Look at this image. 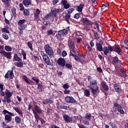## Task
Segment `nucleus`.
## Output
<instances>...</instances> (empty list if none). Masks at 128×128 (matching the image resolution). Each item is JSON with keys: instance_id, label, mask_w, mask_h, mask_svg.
Returning a JSON list of instances; mask_svg holds the SVG:
<instances>
[{"instance_id": "nucleus-1", "label": "nucleus", "mask_w": 128, "mask_h": 128, "mask_svg": "<svg viewBox=\"0 0 128 128\" xmlns=\"http://www.w3.org/2000/svg\"><path fill=\"white\" fill-rule=\"evenodd\" d=\"M112 112L115 118H116L118 116V112L120 114H124V108L118 104V102H115L113 106V110H112Z\"/></svg>"}, {"instance_id": "nucleus-2", "label": "nucleus", "mask_w": 128, "mask_h": 128, "mask_svg": "<svg viewBox=\"0 0 128 128\" xmlns=\"http://www.w3.org/2000/svg\"><path fill=\"white\" fill-rule=\"evenodd\" d=\"M14 94V92L12 91L11 92H10L9 90L6 89L5 90V95L4 97V100H6V102L7 104H10L12 102V99L10 98L12 96V94Z\"/></svg>"}, {"instance_id": "nucleus-3", "label": "nucleus", "mask_w": 128, "mask_h": 128, "mask_svg": "<svg viewBox=\"0 0 128 128\" xmlns=\"http://www.w3.org/2000/svg\"><path fill=\"white\" fill-rule=\"evenodd\" d=\"M40 54L43 58V60L44 62L47 64V66H52V62H50V57L46 55V53L44 51L40 52Z\"/></svg>"}, {"instance_id": "nucleus-4", "label": "nucleus", "mask_w": 128, "mask_h": 128, "mask_svg": "<svg viewBox=\"0 0 128 128\" xmlns=\"http://www.w3.org/2000/svg\"><path fill=\"white\" fill-rule=\"evenodd\" d=\"M15 66L12 67L11 70H9L6 74L4 76L5 78H10V80H12L14 78V70Z\"/></svg>"}, {"instance_id": "nucleus-5", "label": "nucleus", "mask_w": 128, "mask_h": 128, "mask_svg": "<svg viewBox=\"0 0 128 128\" xmlns=\"http://www.w3.org/2000/svg\"><path fill=\"white\" fill-rule=\"evenodd\" d=\"M62 12V9L54 8V9L50 10V14L53 18H56L58 14H60Z\"/></svg>"}, {"instance_id": "nucleus-6", "label": "nucleus", "mask_w": 128, "mask_h": 128, "mask_svg": "<svg viewBox=\"0 0 128 128\" xmlns=\"http://www.w3.org/2000/svg\"><path fill=\"white\" fill-rule=\"evenodd\" d=\"M44 48L46 54H47L49 56L50 58V56H52V54H54V51L52 50V48L48 44L45 45Z\"/></svg>"}, {"instance_id": "nucleus-7", "label": "nucleus", "mask_w": 128, "mask_h": 128, "mask_svg": "<svg viewBox=\"0 0 128 128\" xmlns=\"http://www.w3.org/2000/svg\"><path fill=\"white\" fill-rule=\"evenodd\" d=\"M65 102L67 104H77L76 100L72 96H66L65 98Z\"/></svg>"}, {"instance_id": "nucleus-8", "label": "nucleus", "mask_w": 128, "mask_h": 128, "mask_svg": "<svg viewBox=\"0 0 128 128\" xmlns=\"http://www.w3.org/2000/svg\"><path fill=\"white\" fill-rule=\"evenodd\" d=\"M56 62L59 66L64 68L66 66V60L62 58H60L58 59Z\"/></svg>"}, {"instance_id": "nucleus-9", "label": "nucleus", "mask_w": 128, "mask_h": 128, "mask_svg": "<svg viewBox=\"0 0 128 128\" xmlns=\"http://www.w3.org/2000/svg\"><path fill=\"white\" fill-rule=\"evenodd\" d=\"M122 48H120V46H116V44H115L114 46V52H117L119 56H122Z\"/></svg>"}, {"instance_id": "nucleus-10", "label": "nucleus", "mask_w": 128, "mask_h": 128, "mask_svg": "<svg viewBox=\"0 0 128 128\" xmlns=\"http://www.w3.org/2000/svg\"><path fill=\"white\" fill-rule=\"evenodd\" d=\"M60 4L63 6L64 8H65V10H68L70 8H72V6H70L66 0H62Z\"/></svg>"}, {"instance_id": "nucleus-11", "label": "nucleus", "mask_w": 128, "mask_h": 128, "mask_svg": "<svg viewBox=\"0 0 128 128\" xmlns=\"http://www.w3.org/2000/svg\"><path fill=\"white\" fill-rule=\"evenodd\" d=\"M70 56H72V58H74V59L76 60L77 62H79L80 63L84 62V61L82 60V58H80L78 56L76 55L75 54H74L72 52H70L69 54Z\"/></svg>"}, {"instance_id": "nucleus-12", "label": "nucleus", "mask_w": 128, "mask_h": 128, "mask_svg": "<svg viewBox=\"0 0 128 128\" xmlns=\"http://www.w3.org/2000/svg\"><path fill=\"white\" fill-rule=\"evenodd\" d=\"M33 104H34V110L36 112H38L39 114L42 113V109L36 104V102H33Z\"/></svg>"}, {"instance_id": "nucleus-13", "label": "nucleus", "mask_w": 128, "mask_h": 128, "mask_svg": "<svg viewBox=\"0 0 128 128\" xmlns=\"http://www.w3.org/2000/svg\"><path fill=\"white\" fill-rule=\"evenodd\" d=\"M22 54L18 52V55L16 54H14L13 60L14 62H22Z\"/></svg>"}, {"instance_id": "nucleus-14", "label": "nucleus", "mask_w": 128, "mask_h": 128, "mask_svg": "<svg viewBox=\"0 0 128 128\" xmlns=\"http://www.w3.org/2000/svg\"><path fill=\"white\" fill-rule=\"evenodd\" d=\"M88 82H90V84H94L95 86H97L98 84V80L96 79H94L91 76H88Z\"/></svg>"}, {"instance_id": "nucleus-15", "label": "nucleus", "mask_w": 128, "mask_h": 128, "mask_svg": "<svg viewBox=\"0 0 128 128\" xmlns=\"http://www.w3.org/2000/svg\"><path fill=\"white\" fill-rule=\"evenodd\" d=\"M1 54L4 58H6L8 60H12V52L3 51Z\"/></svg>"}, {"instance_id": "nucleus-16", "label": "nucleus", "mask_w": 128, "mask_h": 128, "mask_svg": "<svg viewBox=\"0 0 128 128\" xmlns=\"http://www.w3.org/2000/svg\"><path fill=\"white\" fill-rule=\"evenodd\" d=\"M63 119L66 122H72V117L68 116L66 114H64L63 116Z\"/></svg>"}, {"instance_id": "nucleus-17", "label": "nucleus", "mask_w": 128, "mask_h": 128, "mask_svg": "<svg viewBox=\"0 0 128 128\" xmlns=\"http://www.w3.org/2000/svg\"><path fill=\"white\" fill-rule=\"evenodd\" d=\"M82 22L86 24V26H92L93 24L90 20H88V18H82Z\"/></svg>"}, {"instance_id": "nucleus-18", "label": "nucleus", "mask_w": 128, "mask_h": 128, "mask_svg": "<svg viewBox=\"0 0 128 128\" xmlns=\"http://www.w3.org/2000/svg\"><path fill=\"white\" fill-rule=\"evenodd\" d=\"M60 108L61 110H70V105L66 103L61 104L60 106Z\"/></svg>"}, {"instance_id": "nucleus-19", "label": "nucleus", "mask_w": 128, "mask_h": 128, "mask_svg": "<svg viewBox=\"0 0 128 128\" xmlns=\"http://www.w3.org/2000/svg\"><path fill=\"white\" fill-rule=\"evenodd\" d=\"M55 38H56L57 40H59L60 42H62V40H64V36L61 34L60 32L59 31L57 32V34H56Z\"/></svg>"}, {"instance_id": "nucleus-20", "label": "nucleus", "mask_w": 128, "mask_h": 128, "mask_svg": "<svg viewBox=\"0 0 128 128\" xmlns=\"http://www.w3.org/2000/svg\"><path fill=\"white\" fill-rule=\"evenodd\" d=\"M120 60H118V56H115L112 58V64L114 66H116V64H120Z\"/></svg>"}, {"instance_id": "nucleus-21", "label": "nucleus", "mask_w": 128, "mask_h": 128, "mask_svg": "<svg viewBox=\"0 0 128 128\" xmlns=\"http://www.w3.org/2000/svg\"><path fill=\"white\" fill-rule=\"evenodd\" d=\"M70 30V26H68L67 28H66V29H62L58 31L60 33H61L63 36H64L68 34Z\"/></svg>"}, {"instance_id": "nucleus-22", "label": "nucleus", "mask_w": 128, "mask_h": 128, "mask_svg": "<svg viewBox=\"0 0 128 128\" xmlns=\"http://www.w3.org/2000/svg\"><path fill=\"white\" fill-rule=\"evenodd\" d=\"M26 22V20L25 19L20 20L18 22V26H19V28H26V25L24 26V23Z\"/></svg>"}, {"instance_id": "nucleus-23", "label": "nucleus", "mask_w": 128, "mask_h": 128, "mask_svg": "<svg viewBox=\"0 0 128 128\" xmlns=\"http://www.w3.org/2000/svg\"><path fill=\"white\" fill-rule=\"evenodd\" d=\"M113 86L116 92H118V94H119L120 92H122V86L118 85V84H114Z\"/></svg>"}, {"instance_id": "nucleus-24", "label": "nucleus", "mask_w": 128, "mask_h": 128, "mask_svg": "<svg viewBox=\"0 0 128 128\" xmlns=\"http://www.w3.org/2000/svg\"><path fill=\"white\" fill-rule=\"evenodd\" d=\"M68 44L69 48H76L74 42L72 39H70L68 41Z\"/></svg>"}, {"instance_id": "nucleus-25", "label": "nucleus", "mask_w": 128, "mask_h": 128, "mask_svg": "<svg viewBox=\"0 0 128 128\" xmlns=\"http://www.w3.org/2000/svg\"><path fill=\"white\" fill-rule=\"evenodd\" d=\"M101 86L104 90L108 92V86L106 84V82L104 80H102L101 82Z\"/></svg>"}, {"instance_id": "nucleus-26", "label": "nucleus", "mask_w": 128, "mask_h": 128, "mask_svg": "<svg viewBox=\"0 0 128 128\" xmlns=\"http://www.w3.org/2000/svg\"><path fill=\"white\" fill-rule=\"evenodd\" d=\"M12 116L10 114H6L4 116L5 122L8 124V122H10L12 120Z\"/></svg>"}, {"instance_id": "nucleus-27", "label": "nucleus", "mask_w": 128, "mask_h": 128, "mask_svg": "<svg viewBox=\"0 0 128 128\" xmlns=\"http://www.w3.org/2000/svg\"><path fill=\"white\" fill-rule=\"evenodd\" d=\"M22 78L24 80V82H26V84H30L32 82L26 76V75H23L22 76Z\"/></svg>"}, {"instance_id": "nucleus-28", "label": "nucleus", "mask_w": 128, "mask_h": 128, "mask_svg": "<svg viewBox=\"0 0 128 128\" xmlns=\"http://www.w3.org/2000/svg\"><path fill=\"white\" fill-rule=\"evenodd\" d=\"M37 90H38V92H44V86H42L40 84H37Z\"/></svg>"}, {"instance_id": "nucleus-29", "label": "nucleus", "mask_w": 128, "mask_h": 128, "mask_svg": "<svg viewBox=\"0 0 128 128\" xmlns=\"http://www.w3.org/2000/svg\"><path fill=\"white\" fill-rule=\"evenodd\" d=\"M96 49L97 50L98 52H102V45L98 42H96Z\"/></svg>"}, {"instance_id": "nucleus-30", "label": "nucleus", "mask_w": 128, "mask_h": 128, "mask_svg": "<svg viewBox=\"0 0 128 128\" xmlns=\"http://www.w3.org/2000/svg\"><path fill=\"white\" fill-rule=\"evenodd\" d=\"M40 14V9L37 8L36 10V12H35V13H34V20H36L38 18Z\"/></svg>"}, {"instance_id": "nucleus-31", "label": "nucleus", "mask_w": 128, "mask_h": 128, "mask_svg": "<svg viewBox=\"0 0 128 128\" xmlns=\"http://www.w3.org/2000/svg\"><path fill=\"white\" fill-rule=\"evenodd\" d=\"M84 8V4H80L78 6H77L76 10L78 12H82Z\"/></svg>"}, {"instance_id": "nucleus-32", "label": "nucleus", "mask_w": 128, "mask_h": 128, "mask_svg": "<svg viewBox=\"0 0 128 128\" xmlns=\"http://www.w3.org/2000/svg\"><path fill=\"white\" fill-rule=\"evenodd\" d=\"M22 4L25 6H30L32 4V0H23Z\"/></svg>"}, {"instance_id": "nucleus-33", "label": "nucleus", "mask_w": 128, "mask_h": 128, "mask_svg": "<svg viewBox=\"0 0 128 128\" xmlns=\"http://www.w3.org/2000/svg\"><path fill=\"white\" fill-rule=\"evenodd\" d=\"M14 64L16 66H17V68H22V66H24V62H22V60L16 62Z\"/></svg>"}, {"instance_id": "nucleus-34", "label": "nucleus", "mask_w": 128, "mask_h": 128, "mask_svg": "<svg viewBox=\"0 0 128 128\" xmlns=\"http://www.w3.org/2000/svg\"><path fill=\"white\" fill-rule=\"evenodd\" d=\"M98 86H96V88L95 89H92L91 90V92L94 96L98 95Z\"/></svg>"}, {"instance_id": "nucleus-35", "label": "nucleus", "mask_w": 128, "mask_h": 128, "mask_svg": "<svg viewBox=\"0 0 128 128\" xmlns=\"http://www.w3.org/2000/svg\"><path fill=\"white\" fill-rule=\"evenodd\" d=\"M30 14V10L28 9H24L23 10V15L24 16L28 18Z\"/></svg>"}, {"instance_id": "nucleus-36", "label": "nucleus", "mask_w": 128, "mask_h": 128, "mask_svg": "<svg viewBox=\"0 0 128 128\" xmlns=\"http://www.w3.org/2000/svg\"><path fill=\"white\" fill-rule=\"evenodd\" d=\"M2 2H3L6 6L7 8H10V2H12V0H1Z\"/></svg>"}, {"instance_id": "nucleus-37", "label": "nucleus", "mask_w": 128, "mask_h": 128, "mask_svg": "<svg viewBox=\"0 0 128 128\" xmlns=\"http://www.w3.org/2000/svg\"><path fill=\"white\" fill-rule=\"evenodd\" d=\"M102 52H104V54L105 56H108V53L110 52L108 51V46H104L102 48Z\"/></svg>"}, {"instance_id": "nucleus-38", "label": "nucleus", "mask_w": 128, "mask_h": 128, "mask_svg": "<svg viewBox=\"0 0 128 128\" xmlns=\"http://www.w3.org/2000/svg\"><path fill=\"white\" fill-rule=\"evenodd\" d=\"M92 31L93 32L94 39L96 40H100V36H98V32L94 30H92Z\"/></svg>"}, {"instance_id": "nucleus-39", "label": "nucleus", "mask_w": 128, "mask_h": 128, "mask_svg": "<svg viewBox=\"0 0 128 128\" xmlns=\"http://www.w3.org/2000/svg\"><path fill=\"white\" fill-rule=\"evenodd\" d=\"M14 110L16 112H18V114H20L21 116H23L22 115V112L18 108H14Z\"/></svg>"}, {"instance_id": "nucleus-40", "label": "nucleus", "mask_w": 128, "mask_h": 128, "mask_svg": "<svg viewBox=\"0 0 128 128\" xmlns=\"http://www.w3.org/2000/svg\"><path fill=\"white\" fill-rule=\"evenodd\" d=\"M2 114H10V116H14V114H12V112H8L6 110H4L2 111Z\"/></svg>"}, {"instance_id": "nucleus-41", "label": "nucleus", "mask_w": 128, "mask_h": 128, "mask_svg": "<svg viewBox=\"0 0 128 128\" xmlns=\"http://www.w3.org/2000/svg\"><path fill=\"white\" fill-rule=\"evenodd\" d=\"M11 10L14 17L16 18V8L12 7Z\"/></svg>"}, {"instance_id": "nucleus-42", "label": "nucleus", "mask_w": 128, "mask_h": 128, "mask_svg": "<svg viewBox=\"0 0 128 128\" xmlns=\"http://www.w3.org/2000/svg\"><path fill=\"white\" fill-rule=\"evenodd\" d=\"M4 50L6 52H10L12 50V48L10 46H6Z\"/></svg>"}, {"instance_id": "nucleus-43", "label": "nucleus", "mask_w": 128, "mask_h": 128, "mask_svg": "<svg viewBox=\"0 0 128 128\" xmlns=\"http://www.w3.org/2000/svg\"><path fill=\"white\" fill-rule=\"evenodd\" d=\"M15 122L16 124H20V122H22V118L18 116H16L15 117Z\"/></svg>"}, {"instance_id": "nucleus-44", "label": "nucleus", "mask_w": 128, "mask_h": 128, "mask_svg": "<svg viewBox=\"0 0 128 128\" xmlns=\"http://www.w3.org/2000/svg\"><path fill=\"white\" fill-rule=\"evenodd\" d=\"M33 110V114H34V116L36 120H40V116H38V112H36V111H34V110Z\"/></svg>"}, {"instance_id": "nucleus-45", "label": "nucleus", "mask_w": 128, "mask_h": 128, "mask_svg": "<svg viewBox=\"0 0 128 128\" xmlns=\"http://www.w3.org/2000/svg\"><path fill=\"white\" fill-rule=\"evenodd\" d=\"M90 118H92V114H90V113L86 114V120H90Z\"/></svg>"}, {"instance_id": "nucleus-46", "label": "nucleus", "mask_w": 128, "mask_h": 128, "mask_svg": "<svg viewBox=\"0 0 128 128\" xmlns=\"http://www.w3.org/2000/svg\"><path fill=\"white\" fill-rule=\"evenodd\" d=\"M21 52V54H22L23 56V60H26V53L24 52V50H22Z\"/></svg>"}, {"instance_id": "nucleus-47", "label": "nucleus", "mask_w": 128, "mask_h": 128, "mask_svg": "<svg viewBox=\"0 0 128 128\" xmlns=\"http://www.w3.org/2000/svg\"><path fill=\"white\" fill-rule=\"evenodd\" d=\"M84 96H87V98H90V90H88L86 89L85 90Z\"/></svg>"}, {"instance_id": "nucleus-48", "label": "nucleus", "mask_w": 128, "mask_h": 128, "mask_svg": "<svg viewBox=\"0 0 128 128\" xmlns=\"http://www.w3.org/2000/svg\"><path fill=\"white\" fill-rule=\"evenodd\" d=\"M27 46L30 48V50H34V48H32V43L30 42H27Z\"/></svg>"}, {"instance_id": "nucleus-49", "label": "nucleus", "mask_w": 128, "mask_h": 128, "mask_svg": "<svg viewBox=\"0 0 128 128\" xmlns=\"http://www.w3.org/2000/svg\"><path fill=\"white\" fill-rule=\"evenodd\" d=\"M47 102L48 103V104H52L54 102V98H50L47 99Z\"/></svg>"}, {"instance_id": "nucleus-50", "label": "nucleus", "mask_w": 128, "mask_h": 128, "mask_svg": "<svg viewBox=\"0 0 128 128\" xmlns=\"http://www.w3.org/2000/svg\"><path fill=\"white\" fill-rule=\"evenodd\" d=\"M24 28H26V27H18V29L20 30V34H24V31L22 30H24Z\"/></svg>"}, {"instance_id": "nucleus-51", "label": "nucleus", "mask_w": 128, "mask_h": 128, "mask_svg": "<svg viewBox=\"0 0 128 128\" xmlns=\"http://www.w3.org/2000/svg\"><path fill=\"white\" fill-rule=\"evenodd\" d=\"M118 76H122V78H128V74H126V73L125 74H118Z\"/></svg>"}, {"instance_id": "nucleus-52", "label": "nucleus", "mask_w": 128, "mask_h": 128, "mask_svg": "<svg viewBox=\"0 0 128 128\" xmlns=\"http://www.w3.org/2000/svg\"><path fill=\"white\" fill-rule=\"evenodd\" d=\"M32 80H34V82H36V84H38L39 82H40V80L38 78H37L36 77L34 76L32 78Z\"/></svg>"}, {"instance_id": "nucleus-53", "label": "nucleus", "mask_w": 128, "mask_h": 128, "mask_svg": "<svg viewBox=\"0 0 128 128\" xmlns=\"http://www.w3.org/2000/svg\"><path fill=\"white\" fill-rule=\"evenodd\" d=\"M65 66L66 68H69V70H72V66L68 63L66 64Z\"/></svg>"}, {"instance_id": "nucleus-54", "label": "nucleus", "mask_w": 128, "mask_h": 128, "mask_svg": "<svg viewBox=\"0 0 128 128\" xmlns=\"http://www.w3.org/2000/svg\"><path fill=\"white\" fill-rule=\"evenodd\" d=\"M64 90H68L70 88V86L68 85V83H66L62 86Z\"/></svg>"}, {"instance_id": "nucleus-55", "label": "nucleus", "mask_w": 128, "mask_h": 128, "mask_svg": "<svg viewBox=\"0 0 128 128\" xmlns=\"http://www.w3.org/2000/svg\"><path fill=\"white\" fill-rule=\"evenodd\" d=\"M4 50V45L0 46V54H2V52H6V50Z\"/></svg>"}, {"instance_id": "nucleus-56", "label": "nucleus", "mask_w": 128, "mask_h": 128, "mask_svg": "<svg viewBox=\"0 0 128 128\" xmlns=\"http://www.w3.org/2000/svg\"><path fill=\"white\" fill-rule=\"evenodd\" d=\"M74 18H76L78 20L80 18V13H76L74 14Z\"/></svg>"}, {"instance_id": "nucleus-57", "label": "nucleus", "mask_w": 128, "mask_h": 128, "mask_svg": "<svg viewBox=\"0 0 128 128\" xmlns=\"http://www.w3.org/2000/svg\"><path fill=\"white\" fill-rule=\"evenodd\" d=\"M108 4H104L102 5V8H101V10H102L106 8H108Z\"/></svg>"}, {"instance_id": "nucleus-58", "label": "nucleus", "mask_w": 128, "mask_h": 128, "mask_svg": "<svg viewBox=\"0 0 128 128\" xmlns=\"http://www.w3.org/2000/svg\"><path fill=\"white\" fill-rule=\"evenodd\" d=\"M110 126L112 127V128H118V126H116V125L114 124H113L112 122H110L109 123Z\"/></svg>"}, {"instance_id": "nucleus-59", "label": "nucleus", "mask_w": 128, "mask_h": 128, "mask_svg": "<svg viewBox=\"0 0 128 128\" xmlns=\"http://www.w3.org/2000/svg\"><path fill=\"white\" fill-rule=\"evenodd\" d=\"M46 32L48 36H52V34H54V31L52 30V29H50L49 30L47 31Z\"/></svg>"}, {"instance_id": "nucleus-60", "label": "nucleus", "mask_w": 128, "mask_h": 128, "mask_svg": "<svg viewBox=\"0 0 128 128\" xmlns=\"http://www.w3.org/2000/svg\"><path fill=\"white\" fill-rule=\"evenodd\" d=\"M74 8H70L68 10V14H70L72 13V12H74Z\"/></svg>"}, {"instance_id": "nucleus-61", "label": "nucleus", "mask_w": 128, "mask_h": 128, "mask_svg": "<svg viewBox=\"0 0 128 128\" xmlns=\"http://www.w3.org/2000/svg\"><path fill=\"white\" fill-rule=\"evenodd\" d=\"M120 72L122 74H126V72L124 70V68L122 66L120 68Z\"/></svg>"}, {"instance_id": "nucleus-62", "label": "nucleus", "mask_w": 128, "mask_h": 128, "mask_svg": "<svg viewBox=\"0 0 128 128\" xmlns=\"http://www.w3.org/2000/svg\"><path fill=\"white\" fill-rule=\"evenodd\" d=\"M83 124L86 126H90V122H88V120H83Z\"/></svg>"}, {"instance_id": "nucleus-63", "label": "nucleus", "mask_w": 128, "mask_h": 128, "mask_svg": "<svg viewBox=\"0 0 128 128\" xmlns=\"http://www.w3.org/2000/svg\"><path fill=\"white\" fill-rule=\"evenodd\" d=\"M47 114H50L52 112V109L47 108Z\"/></svg>"}, {"instance_id": "nucleus-64", "label": "nucleus", "mask_w": 128, "mask_h": 128, "mask_svg": "<svg viewBox=\"0 0 128 128\" xmlns=\"http://www.w3.org/2000/svg\"><path fill=\"white\" fill-rule=\"evenodd\" d=\"M108 48V51L110 52H114V46H111L110 45H108V46L107 47Z\"/></svg>"}]
</instances>
